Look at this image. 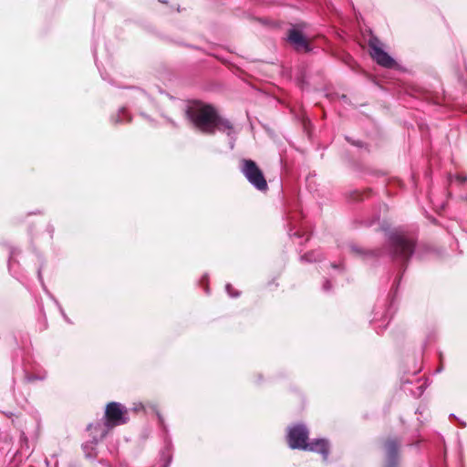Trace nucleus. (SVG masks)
Returning a JSON list of instances; mask_svg holds the SVG:
<instances>
[{
    "label": "nucleus",
    "mask_w": 467,
    "mask_h": 467,
    "mask_svg": "<svg viewBox=\"0 0 467 467\" xmlns=\"http://www.w3.org/2000/svg\"><path fill=\"white\" fill-rule=\"evenodd\" d=\"M400 441L398 438H388L383 443L386 451V464L385 467H398L399 466V449Z\"/></svg>",
    "instance_id": "8"
},
{
    "label": "nucleus",
    "mask_w": 467,
    "mask_h": 467,
    "mask_svg": "<svg viewBox=\"0 0 467 467\" xmlns=\"http://www.w3.org/2000/svg\"><path fill=\"white\" fill-rule=\"evenodd\" d=\"M104 418L105 426L112 429L128 422V410L122 404L111 401L106 405Z\"/></svg>",
    "instance_id": "6"
},
{
    "label": "nucleus",
    "mask_w": 467,
    "mask_h": 467,
    "mask_svg": "<svg viewBox=\"0 0 467 467\" xmlns=\"http://www.w3.org/2000/svg\"><path fill=\"white\" fill-rule=\"evenodd\" d=\"M306 450L320 453L324 460H327L329 454V443L325 439H318L306 444Z\"/></svg>",
    "instance_id": "9"
},
{
    "label": "nucleus",
    "mask_w": 467,
    "mask_h": 467,
    "mask_svg": "<svg viewBox=\"0 0 467 467\" xmlns=\"http://www.w3.org/2000/svg\"><path fill=\"white\" fill-rule=\"evenodd\" d=\"M240 170L246 180L258 191L265 192L268 190L264 172L254 161L250 159L241 160Z\"/></svg>",
    "instance_id": "3"
},
{
    "label": "nucleus",
    "mask_w": 467,
    "mask_h": 467,
    "mask_svg": "<svg viewBox=\"0 0 467 467\" xmlns=\"http://www.w3.org/2000/svg\"><path fill=\"white\" fill-rule=\"evenodd\" d=\"M389 248L393 258L407 263L414 253L415 243L401 233H391L389 236Z\"/></svg>",
    "instance_id": "2"
},
{
    "label": "nucleus",
    "mask_w": 467,
    "mask_h": 467,
    "mask_svg": "<svg viewBox=\"0 0 467 467\" xmlns=\"http://www.w3.org/2000/svg\"><path fill=\"white\" fill-rule=\"evenodd\" d=\"M368 46L371 58L379 66L386 68H394L397 66L395 59L383 50V44L378 36L371 35Z\"/></svg>",
    "instance_id": "5"
},
{
    "label": "nucleus",
    "mask_w": 467,
    "mask_h": 467,
    "mask_svg": "<svg viewBox=\"0 0 467 467\" xmlns=\"http://www.w3.org/2000/svg\"><path fill=\"white\" fill-rule=\"evenodd\" d=\"M308 431L302 424L295 425L289 429L287 441L292 449L306 450Z\"/></svg>",
    "instance_id": "7"
},
{
    "label": "nucleus",
    "mask_w": 467,
    "mask_h": 467,
    "mask_svg": "<svg viewBox=\"0 0 467 467\" xmlns=\"http://www.w3.org/2000/svg\"><path fill=\"white\" fill-rule=\"evenodd\" d=\"M305 23L292 25L286 32L287 43L296 51L307 53L311 50V41L304 35Z\"/></svg>",
    "instance_id": "4"
},
{
    "label": "nucleus",
    "mask_w": 467,
    "mask_h": 467,
    "mask_svg": "<svg viewBox=\"0 0 467 467\" xmlns=\"http://www.w3.org/2000/svg\"><path fill=\"white\" fill-rule=\"evenodd\" d=\"M105 435H106V431H100L99 438H100V439H102V438H104V437H105Z\"/></svg>",
    "instance_id": "13"
},
{
    "label": "nucleus",
    "mask_w": 467,
    "mask_h": 467,
    "mask_svg": "<svg viewBox=\"0 0 467 467\" xmlns=\"http://www.w3.org/2000/svg\"><path fill=\"white\" fill-rule=\"evenodd\" d=\"M186 117L195 130L205 135L233 129L232 123L221 117L211 104L200 101L193 103L186 109Z\"/></svg>",
    "instance_id": "1"
},
{
    "label": "nucleus",
    "mask_w": 467,
    "mask_h": 467,
    "mask_svg": "<svg viewBox=\"0 0 467 467\" xmlns=\"http://www.w3.org/2000/svg\"><path fill=\"white\" fill-rule=\"evenodd\" d=\"M347 140L351 143L352 145L354 146H357V147H363L364 146V143L361 141V140H353L349 138H347Z\"/></svg>",
    "instance_id": "12"
},
{
    "label": "nucleus",
    "mask_w": 467,
    "mask_h": 467,
    "mask_svg": "<svg viewBox=\"0 0 467 467\" xmlns=\"http://www.w3.org/2000/svg\"><path fill=\"white\" fill-rule=\"evenodd\" d=\"M350 251L355 255H363V254H370L369 252L364 251L361 247L355 246V245L350 247Z\"/></svg>",
    "instance_id": "10"
},
{
    "label": "nucleus",
    "mask_w": 467,
    "mask_h": 467,
    "mask_svg": "<svg viewBox=\"0 0 467 467\" xmlns=\"http://www.w3.org/2000/svg\"><path fill=\"white\" fill-rule=\"evenodd\" d=\"M101 429V424L99 422H97V423H94V424H89L87 428V430L88 431L91 432V434H93L94 432H97L98 431H99Z\"/></svg>",
    "instance_id": "11"
}]
</instances>
